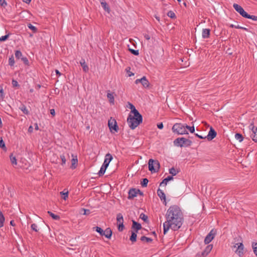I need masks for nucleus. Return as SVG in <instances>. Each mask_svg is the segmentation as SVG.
<instances>
[{
  "mask_svg": "<svg viewBox=\"0 0 257 257\" xmlns=\"http://www.w3.org/2000/svg\"><path fill=\"white\" fill-rule=\"evenodd\" d=\"M149 182V180L147 178L143 179L142 181L141 182V184L142 187H145L147 186L148 183Z\"/></svg>",
  "mask_w": 257,
  "mask_h": 257,
  "instance_id": "obj_35",
  "label": "nucleus"
},
{
  "mask_svg": "<svg viewBox=\"0 0 257 257\" xmlns=\"http://www.w3.org/2000/svg\"><path fill=\"white\" fill-rule=\"evenodd\" d=\"M22 61L24 62V63L27 65H29V61L27 57H23L21 58Z\"/></svg>",
  "mask_w": 257,
  "mask_h": 257,
  "instance_id": "obj_48",
  "label": "nucleus"
},
{
  "mask_svg": "<svg viewBox=\"0 0 257 257\" xmlns=\"http://www.w3.org/2000/svg\"><path fill=\"white\" fill-rule=\"evenodd\" d=\"M0 147L4 150H6L7 149L5 143L4 142L3 138L2 137H0Z\"/></svg>",
  "mask_w": 257,
  "mask_h": 257,
  "instance_id": "obj_40",
  "label": "nucleus"
},
{
  "mask_svg": "<svg viewBox=\"0 0 257 257\" xmlns=\"http://www.w3.org/2000/svg\"><path fill=\"white\" fill-rule=\"evenodd\" d=\"M31 228L36 232L38 231L37 229V225L35 223H33L31 225Z\"/></svg>",
  "mask_w": 257,
  "mask_h": 257,
  "instance_id": "obj_53",
  "label": "nucleus"
},
{
  "mask_svg": "<svg viewBox=\"0 0 257 257\" xmlns=\"http://www.w3.org/2000/svg\"><path fill=\"white\" fill-rule=\"evenodd\" d=\"M28 27L32 30L34 33H36L37 32V29L35 26H33L31 24L29 23L28 24Z\"/></svg>",
  "mask_w": 257,
  "mask_h": 257,
  "instance_id": "obj_42",
  "label": "nucleus"
},
{
  "mask_svg": "<svg viewBox=\"0 0 257 257\" xmlns=\"http://www.w3.org/2000/svg\"><path fill=\"white\" fill-rule=\"evenodd\" d=\"M20 109L26 114H28L29 113V111L24 105L21 106Z\"/></svg>",
  "mask_w": 257,
  "mask_h": 257,
  "instance_id": "obj_43",
  "label": "nucleus"
},
{
  "mask_svg": "<svg viewBox=\"0 0 257 257\" xmlns=\"http://www.w3.org/2000/svg\"><path fill=\"white\" fill-rule=\"evenodd\" d=\"M10 159L11 162V163L13 165H16L17 164V159L15 156H13V154H11L10 156Z\"/></svg>",
  "mask_w": 257,
  "mask_h": 257,
  "instance_id": "obj_27",
  "label": "nucleus"
},
{
  "mask_svg": "<svg viewBox=\"0 0 257 257\" xmlns=\"http://www.w3.org/2000/svg\"><path fill=\"white\" fill-rule=\"evenodd\" d=\"M0 97L2 98L4 97V91L2 88L0 89Z\"/></svg>",
  "mask_w": 257,
  "mask_h": 257,
  "instance_id": "obj_55",
  "label": "nucleus"
},
{
  "mask_svg": "<svg viewBox=\"0 0 257 257\" xmlns=\"http://www.w3.org/2000/svg\"><path fill=\"white\" fill-rule=\"evenodd\" d=\"M215 234L216 231H214L213 229L211 230L205 238V244H207L209 243L214 239Z\"/></svg>",
  "mask_w": 257,
  "mask_h": 257,
  "instance_id": "obj_10",
  "label": "nucleus"
},
{
  "mask_svg": "<svg viewBox=\"0 0 257 257\" xmlns=\"http://www.w3.org/2000/svg\"><path fill=\"white\" fill-rule=\"evenodd\" d=\"M78 163V160L77 158V157L76 156L75 158H73L71 160V166L70 168L72 169H74L76 168L77 165Z\"/></svg>",
  "mask_w": 257,
  "mask_h": 257,
  "instance_id": "obj_22",
  "label": "nucleus"
},
{
  "mask_svg": "<svg viewBox=\"0 0 257 257\" xmlns=\"http://www.w3.org/2000/svg\"><path fill=\"white\" fill-rule=\"evenodd\" d=\"M65 190H64L62 192H60V194L63 195V196H62V198L64 199V200H66V199L68 198V191H67L66 192H65Z\"/></svg>",
  "mask_w": 257,
  "mask_h": 257,
  "instance_id": "obj_39",
  "label": "nucleus"
},
{
  "mask_svg": "<svg viewBox=\"0 0 257 257\" xmlns=\"http://www.w3.org/2000/svg\"><path fill=\"white\" fill-rule=\"evenodd\" d=\"M167 16L172 19H175L176 18L175 13L172 11H170L167 13Z\"/></svg>",
  "mask_w": 257,
  "mask_h": 257,
  "instance_id": "obj_41",
  "label": "nucleus"
},
{
  "mask_svg": "<svg viewBox=\"0 0 257 257\" xmlns=\"http://www.w3.org/2000/svg\"><path fill=\"white\" fill-rule=\"evenodd\" d=\"M142 80H143V77L141 79H137L136 81H135V83L136 84H138L139 83H141V82L142 81Z\"/></svg>",
  "mask_w": 257,
  "mask_h": 257,
  "instance_id": "obj_60",
  "label": "nucleus"
},
{
  "mask_svg": "<svg viewBox=\"0 0 257 257\" xmlns=\"http://www.w3.org/2000/svg\"><path fill=\"white\" fill-rule=\"evenodd\" d=\"M22 53L20 50H16L15 51V56L17 59H21L22 57Z\"/></svg>",
  "mask_w": 257,
  "mask_h": 257,
  "instance_id": "obj_37",
  "label": "nucleus"
},
{
  "mask_svg": "<svg viewBox=\"0 0 257 257\" xmlns=\"http://www.w3.org/2000/svg\"><path fill=\"white\" fill-rule=\"evenodd\" d=\"M186 125L178 122V135L188 134Z\"/></svg>",
  "mask_w": 257,
  "mask_h": 257,
  "instance_id": "obj_14",
  "label": "nucleus"
},
{
  "mask_svg": "<svg viewBox=\"0 0 257 257\" xmlns=\"http://www.w3.org/2000/svg\"><path fill=\"white\" fill-rule=\"evenodd\" d=\"M105 232L104 236H105L106 238L110 239L112 236V231L111 229L108 227L104 231Z\"/></svg>",
  "mask_w": 257,
  "mask_h": 257,
  "instance_id": "obj_21",
  "label": "nucleus"
},
{
  "mask_svg": "<svg viewBox=\"0 0 257 257\" xmlns=\"http://www.w3.org/2000/svg\"><path fill=\"white\" fill-rule=\"evenodd\" d=\"M108 125L111 132H112V130H114L115 132H117L118 130V126L114 119H112V118H111L108 120Z\"/></svg>",
  "mask_w": 257,
  "mask_h": 257,
  "instance_id": "obj_8",
  "label": "nucleus"
},
{
  "mask_svg": "<svg viewBox=\"0 0 257 257\" xmlns=\"http://www.w3.org/2000/svg\"><path fill=\"white\" fill-rule=\"evenodd\" d=\"M80 64L83 68V70L85 72H87L88 71L89 68L87 65L86 64L85 60L84 59H82L80 61Z\"/></svg>",
  "mask_w": 257,
  "mask_h": 257,
  "instance_id": "obj_20",
  "label": "nucleus"
},
{
  "mask_svg": "<svg viewBox=\"0 0 257 257\" xmlns=\"http://www.w3.org/2000/svg\"><path fill=\"white\" fill-rule=\"evenodd\" d=\"M48 213L49 214V215L54 219L55 220H59L60 217L59 215H56L52 213L51 211H48Z\"/></svg>",
  "mask_w": 257,
  "mask_h": 257,
  "instance_id": "obj_30",
  "label": "nucleus"
},
{
  "mask_svg": "<svg viewBox=\"0 0 257 257\" xmlns=\"http://www.w3.org/2000/svg\"><path fill=\"white\" fill-rule=\"evenodd\" d=\"M235 138L236 140H238L239 142H241L243 140V136L239 133H236L235 135Z\"/></svg>",
  "mask_w": 257,
  "mask_h": 257,
  "instance_id": "obj_31",
  "label": "nucleus"
},
{
  "mask_svg": "<svg viewBox=\"0 0 257 257\" xmlns=\"http://www.w3.org/2000/svg\"><path fill=\"white\" fill-rule=\"evenodd\" d=\"M139 194L140 195L143 196V193L140 191V190L136 188H132L128 191V199H132L134 197L137 196V194Z\"/></svg>",
  "mask_w": 257,
  "mask_h": 257,
  "instance_id": "obj_7",
  "label": "nucleus"
},
{
  "mask_svg": "<svg viewBox=\"0 0 257 257\" xmlns=\"http://www.w3.org/2000/svg\"><path fill=\"white\" fill-rule=\"evenodd\" d=\"M184 219L183 214L181 209L178 207V229H179L182 226L184 222Z\"/></svg>",
  "mask_w": 257,
  "mask_h": 257,
  "instance_id": "obj_12",
  "label": "nucleus"
},
{
  "mask_svg": "<svg viewBox=\"0 0 257 257\" xmlns=\"http://www.w3.org/2000/svg\"><path fill=\"white\" fill-rule=\"evenodd\" d=\"M15 64V60L13 55H11V56L9 58V65L11 66H13Z\"/></svg>",
  "mask_w": 257,
  "mask_h": 257,
  "instance_id": "obj_36",
  "label": "nucleus"
},
{
  "mask_svg": "<svg viewBox=\"0 0 257 257\" xmlns=\"http://www.w3.org/2000/svg\"><path fill=\"white\" fill-rule=\"evenodd\" d=\"M112 159V156L109 153H108L105 155V158L104 163L98 173L99 176H102L105 173V170Z\"/></svg>",
  "mask_w": 257,
  "mask_h": 257,
  "instance_id": "obj_3",
  "label": "nucleus"
},
{
  "mask_svg": "<svg viewBox=\"0 0 257 257\" xmlns=\"http://www.w3.org/2000/svg\"><path fill=\"white\" fill-rule=\"evenodd\" d=\"M60 158H61V161H62L61 165L62 166H63L65 164L66 160L65 159V157L64 155H63L60 156Z\"/></svg>",
  "mask_w": 257,
  "mask_h": 257,
  "instance_id": "obj_51",
  "label": "nucleus"
},
{
  "mask_svg": "<svg viewBox=\"0 0 257 257\" xmlns=\"http://www.w3.org/2000/svg\"><path fill=\"white\" fill-rule=\"evenodd\" d=\"M233 7L235 10V11L237 12L242 17L245 18L247 13L240 6L236 4H234Z\"/></svg>",
  "mask_w": 257,
  "mask_h": 257,
  "instance_id": "obj_11",
  "label": "nucleus"
},
{
  "mask_svg": "<svg viewBox=\"0 0 257 257\" xmlns=\"http://www.w3.org/2000/svg\"><path fill=\"white\" fill-rule=\"evenodd\" d=\"M216 135L217 133L216 131L212 126H211L208 135L206 136V138H207L208 141H211L216 137Z\"/></svg>",
  "mask_w": 257,
  "mask_h": 257,
  "instance_id": "obj_15",
  "label": "nucleus"
},
{
  "mask_svg": "<svg viewBox=\"0 0 257 257\" xmlns=\"http://www.w3.org/2000/svg\"><path fill=\"white\" fill-rule=\"evenodd\" d=\"M137 234L136 232L132 231V235L130 236V239L133 242H135L137 240Z\"/></svg>",
  "mask_w": 257,
  "mask_h": 257,
  "instance_id": "obj_25",
  "label": "nucleus"
},
{
  "mask_svg": "<svg viewBox=\"0 0 257 257\" xmlns=\"http://www.w3.org/2000/svg\"><path fill=\"white\" fill-rule=\"evenodd\" d=\"M157 194L162 200H164L165 204L166 205V195L163 190H161L160 189H158L157 190Z\"/></svg>",
  "mask_w": 257,
  "mask_h": 257,
  "instance_id": "obj_16",
  "label": "nucleus"
},
{
  "mask_svg": "<svg viewBox=\"0 0 257 257\" xmlns=\"http://www.w3.org/2000/svg\"><path fill=\"white\" fill-rule=\"evenodd\" d=\"M107 97L109 99L110 102L113 103L114 102V97L112 93H107Z\"/></svg>",
  "mask_w": 257,
  "mask_h": 257,
  "instance_id": "obj_38",
  "label": "nucleus"
},
{
  "mask_svg": "<svg viewBox=\"0 0 257 257\" xmlns=\"http://www.w3.org/2000/svg\"><path fill=\"white\" fill-rule=\"evenodd\" d=\"M12 84L14 87L19 88L20 87V85L18 84L17 81L14 79L12 80Z\"/></svg>",
  "mask_w": 257,
  "mask_h": 257,
  "instance_id": "obj_44",
  "label": "nucleus"
},
{
  "mask_svg": "<svg viewBox=\"0 0 257 257\" xmlns=\"http://www.w3.org/2000/svg\"><path fill=\"white\" fill-rule=\"evenodd\" d=\"M140 218L143 220L145 222H148V216L145 215L144 213H142L140 214Z\"/></svg>",
  "mask_w": 257,
  "mask_h": 257,
  "instance_id": "obj_33",
  "label": "nucleus"
},
{
  "mask_svg": "<svg viewBox=\"0 0 257 257\" xmlns=\"http://www.w3.org/2000/svg\"><path fill=\"white\" fill-rule=\"evenodd\" d=\"M128 104L130 106V108L131 109L132 113H133L134 114H138V113H140L136 109L135 106L133 104H132L130 102H128Z\"/></svg>",
  "mask_w": 257,
  "mask_h": 257,
  "instance_id": "obj_26",
  "label": "nucleus"
},
{
  "mask_svg": "<svg viewBox=\"0 0 257 257\" xmlns=\"http://www.w3.org/2000/svg\"><path fill=\"white\" fill-rule=\"evenodd\" d=\"M157 126L159 129H162L163 128L164 125H163V123L161 122V123L158 124Z\"/></svg>",
  "mask_w": 257,
  "mask_h": 257,
  "instance_id": "obj_58",
  "label": "nucleus"
},
{
  "mask_svg": "<svg viewBox=\"0 0 257 257\" xmlns=\"http://www.w3.org/2000/svg\"><path fill=\"white\" fill-rule=\"evenodd\" d=\"M132 228L136 229V232H137L139 230L142 228L141 224L133 220Z\"/></svg>",
  "mask_w": 257,
  "mask_h": 257,
  "instance_id": "obj_18",
  "label": "nucleus"
},
{
  "mask_svg": "<svg viewBox=\"0 0 257 257\" xmlns=\"http://www.w3.org/2000/svg\"><path fill=\"white\" fill-rule=\"evenodd\" d=\"M213 247V245L212 244H209L208 245L204 250L201 252V254H199V253H197V256L198 257H206L208 253L210 252V251L212 250Z\"/></svg>",
  "mask_w": 257,
  "mask_h": 257,
  "instance_id": "obj_13",
  "label": "nucleus"
},
{
  "mask_svg": "<svg viewBox=\"0 0 257 257\" xmlns=\"http://www.w3.org/2000/svg\"><path fill=\"white\" fill-rule=\"evenodd\" d=\"M169 173L172 174V176H175L177 174V171L174 167L169 169Z\"/></svg>",
  "mask_w": 257,
  "mask_h": 257,
  "instance_id": "obj_45",
  "label": "nucleus"
},
{
  "mask_svg": "<svg viewBox=\"0 0 257 257\" xmlns=\"http://www.w3.org/2000/svg\"><path fill=\"white\" fill-rule=\"evenodd\" d=\"M232 248H236L234 250L235 252L240 257L242 256L244 254V245L242 242L235 243L232 246Z\"/></svg>",
  "mask_w": 257,
  "mask_h": 257,
  "instance_id": "obj_6",
  "label": "nucleus"
},
{
  "mask_svg": "<svg viewBox=\"0 0 257 257\" xmlns=\"http://www.w3.org/2000/svg\"><path fill=\"white\" fill-rule=\"evenodd\" d=\"M140 239L142 241H146L147 242H151L153 241V239L151 238L145 236H142Z\"/></svg>",
  "mask_w": 257,
  "mask_h": 257,
  "instance_id": "obj_29",
  "label": "nucleus"
},
{
  "mask_svg": "<svg viewBox=\"0 0 257 257\" xmlns=\"http://www.w3.org/2000/svg\"><path fill=\"white\" fill-rule=\"evenodd\" d=\"M116 220L117 224L123 223V218L122 215L121 213L117 214Z\"/></svg>",
  "mask_w": 257,
  "mask_h": 257,
  "instance_id": "obj_23",
  "label": "nucleus"
},
{
  "mask_svg": "<svg viewBox=\"0 0 257 257\" xmlns=\"http://www.w3.org/2000/svg\"><path fill=\"white\" fill-rule=\"evenodd\" d=\"M95 229V231L97 232H98L101 236H103V234H104L105 232L101 227L98 226H96L93 228Z\"/></svg>",
  "mask_w": 257,
  "mask_h": 257,
  "instance_id": "obj_28",
  "label": "nucleus"
},
{
  "mask_svg": "<svg viewBox=\"0 0 257 257\" xmlns=\"http://www.w3.org/2000/svg\"><path fill=\"white\" fill-rule=\"evenodd\" d=\"M173 176H172V175L169 176H168L166 178L168 180V181H170L172 180L173 179Z\"/></svg>",
  "mask_w": 257,
  "mask_h": 257,
  "instance_id": "obj_59",
  "label": "nucleus"
},
{
  "mask_svg": "<svg viewBox=\"0 0 257 257\" xmlns=\"http://www.w3.org/2000/svg\"><path fill=\"white\" fill-rule=\"evenodd\" d=\"M124 228L123 223L118 224V229L119 231H122Z\"/></svg>",
  "mask_w": 257,
  "mask_h": 257,
  "instance_id": "obj_52",
  "label": "nucleus"
},
{
  "mask_svg": "<svg viewBox=\"0 0 257 257\" xmlns=\"http://www.w3.org/2000/svg\"><path fill=\"white\" fill-rule=\"evenodd\" d=\"M50 113H51V114H52L53 116H54V115H55V111L54 109H50Z\"/></svg>",
  "mask_w": 257,
  "mask_h": 257,
  "instance_id": "obj_62",
  "label": "nucleus"
},
{
  "mask_svg": "<svg viewBox=\"0 0 257 257\" xmlns=\"http://www.w3.org/2000/svg\"><path fill=\"white\" fill-rule=\"evenodd\" d=\"M33 131V127L32 125L30 126L28 128V132L30 133H32Z\"/></svg>",
  "mask_w": 257,
  "mask_h": 257,
  "instance_id": "obj_61",
  "label": "nucleus"
},
{
  "mask_svg": "<svg viewBox=\"0 0 257 257\" xmlns=\"http://www.w3.org/2000/svg\"><path fill=\"white\" fill-rule=\"evenodd\" d=\"M149 170L152 172H158L160 167V164L157 160L150 159L148 163Z\"/></svg>",
  "mask_w": 257,
  "mask_h": 257,
  "instance_id": "obj_5",
  "label": "nucleus"
},
{
  "mask_svg": "<svg viewBox=\"0 0 257 257\" xmlns=\"http://www.w3.org/2000/svg\"><path fill=\"white\" fill-rule=\"evenodd\" d=\"M192 144V142L187 138L178 137V146L186 148L190 146Z\"/></svg>",
  "mask_w": 257,
  "mask_h": 257,
  "instance_id": "obj_4",
  "label": "nucleus"
},
{
  "mask_svg": "<svg viewBox=\"0 0 257 257\" xmlns=\"http://www.w3.org/2000/svg\"><path fill=\"white\" fill-rule=\"evenodd\" d=\"M176 124H174V125L172 127V131H173V132L175 133L176 132H177V128H176Z\"/></svg>",
  "mask_w": 257,
  "mask_h": 257,
  "instance_id": "obj_63",
  "label": "nucleus"
},
{
  "mask_svg": "<svg viewBox=\"0 0 257 257\" xmlns=\"http://www.w3.org/2000/svg\"><path fill=\"white\" fill-rule=\"evenodd\" d=\"M195 136L197 137H198V138L201 139H205L206 138V136L205 137H203V136H202L201 135H198V134H195Z\"/></svg>",
  "mask_w": 257,
  "mask_h": 257,
  "instance_id": "obj_57",
  "label": "nucleus"
},
{
  "mask_svg": "<svg viewBox=\"0 0 257 257\" xmlns=\"http://www.w3.org/2000/svg\"><path fill=\"white\" fill-rule=\"evenodd\" d=\"M129 51L134 55L137 56L139 54V50L129 49Z\"/></svg>",
  "mask_w": 257,
  "mask_h": 257,
  "instance_id": "obj_47",
  "label": "nucleus"
},
{
  "mask_svg": "<svg viewBox=\"0 0 257 257\" xmlns=\"http://www.w3.org/2000/svg\"><path fill=\"white\" fill-rule=\"evenodd\" d=\"M82 210L84 211L83 214H88L90 213V210L89 209H82Z\"/></svg>",
  "mask_w": 257,
  "mask_h": 257,
  "instance_id": "obj_56",
  "label": "nucleus"
},
{
  "mask_svg": "<svg viewBox=\"0 0 257 257\" xmlns=\"http://www.w3.org/2000/svg\"><path fill=\"white\" fill-rule=\"evenodd\" d=\"M244 18L251 19L253 21H257V16L254 15H250L247 13Z\"/></svg>",
  "mask_w": 257,
  "mask_h": 257,
  "instance_id": "obj_34",
  "label": "nucleus"
},
{
  "mask_svg": "<svg viewBox=\"0 0 257 257\" xmlns=\"http://www.w3.org/2000/svg\"><path fill=\"white\" fill-rule=\"evenodd\" d=\"M126 71H127V72L128 73V75L129 76H133L134 75V74L131 72H130V71L127 70V68L126 69Z\"/></svg>",
  "mask_w": 257,
  "mask_h": 257,
  "instance_id": "obj_64",
  "label": "nucleus"
},
{
  "mask_svg": "<svg viewBox=\"0 0 257 257\" xmlns=\"http://www.w3.org/2000/svg\"><path fill=\"white\" fill-rule=\"evenodd\" d=\"M210 35V30L209 29H204L202 31V37L204 39L209 38Z\"/></svg>",
  "mask_w": 257,
  "mask_h": 257,
  "instance_id": "obj_17",
  "label": "nucleus"
},
{
  "mask_svg": "<svg viewBox=\"0 0 257 257\" xmlns=\"http://www.w3.org/2000/svg\"><path fill=\"white\" fill-rule=\"evenodd\" d=\"M166 221L164 223V233L165 234L170 228L177 230V206L172 205L169 207L166 214Z\"/></svg>",
  "mask_w": 257,
  "mask_h": 257,
  "instance_id": "obj_1",
  "label": "nucleus"
},
{
  "mask_svg": "<svg viewBox=\"0 0 257 257\" xmlns=\"http://www.w3.org/2000/svg\"><path fill=\"white\" fill-rule=\"evenodd\" d=\"M100 4L104 11L107 12L108 13H109L110 12V9L108 4L103 1H101L100 2Z\"/></svg>",
  "mask_w": 257,
  "mask_h": 257,
  "instance_id": "obj_19",
  "label": "nucleus"
},
{
  "mask_svg": "<svg viewBox=\"0 0 257 257\" xmlns=\"http://www.w3.org/2000/svg\"><path fill=\"white\" fill-rule=\"evenodd\" d=\"M127 121L130 127L134 130L143 121V117L140 113L135 114L134 115L130 114L127 117Z\"/></svg>",
  "mask_w": 257,
  "mask_h": 257,
  "instance_id": "obj_2",
  "label": "nucleus"
},
{
  "mask_svg": "<svg viewBox=\"0 0 257 257\" xmlns=\"http://www.w3.org/2000/svg\"><path fill=\"white\" fill-rule=\"evenodd\" d=\"M0 5L5 8L7 4L5 0H0Z\"/></svg>",
  "mask_w": 257,
  "mask_h": 257,
  "instance_id": "obj_54",
  "label": "nucleus"
},
{
  "mask_svg": "<svg viewBox=\"0 0 257 257\" xmlns=\"http://www.w3.org/2000/svg\"><path fill=\"white\" fill-rule=\"evenodd\" d=\"M141 83L142 85L145 88L148 87L149 86V82L145 76L143 77V80L141 82Z\"/></svg>",
  "mask_w": 257,
  "mask_h": 257,
  "instance_id": "obj_24",
  "label": "nucleus"
},
{
  "mask_svg": "<svg viewBox=\"0 0 257 257\" xmlns=\"http://www.w3.org/2000/svg\"><path fill=\"white\" fill-rule=\"evenodd\" d=\"M249 128L251 130L252 134L251 137L254 142H257V127L254 126V122L252 121L249 125Z\"/></svg>",
  "mask_w": 257,
  "mask_h": 257,
  "instance_id": "obj_9",
  "label": "nucleus"
},
{
  "mask_svg": "<svg viewBox=\"0 0 257 257\" xmlns=\"http://www.w3.org/2000/svg\"><path fill=\"white\" fill-rule=\"evenodd\" d=\"M186 127L187 128L191 133H193L195 132V127L194 126H190L186 124Z\"/></svg>",
  "mask_w": 257,
  "mask_h": 257,
  "instance_id": "obj_46",
  "label": "nucleus"
},
{
  "mask_svg": "<svg viewBox=\"0 0 257 257\" xmlns=\"http://www.w3.org/2000/svg\"><path fill=\"white\" fill-rule=\"evenodd\" d=\"M169 181H168V180L166 179V178H165L162 181V182L160 183V186H165L167 184V183Z\"/></svg>",
  "mask_w": 257,
  "mask_h": 257,
  "instance_id": "obj_49",
  "label": "nucleus"
},
{
  "mask_svg": "<svg viewBox=\"0 0 257 257\" xmlns=\"http://www.w3.org/2000/svg\"><path fill=\"white\" fill-rule=\"evenodd\" d=\"M9 37V34L0 37V41H1V42L5 41L6 40H7L8 39Z\"/></svg>",
  "mask_w": 257,
  "mask_h": 257,
  "instance_id": "obj_50",
  "label": "nucleus"
},
{
  "mask_svg": "<svg viewBox=\"0 0 257 257\" xmlns=\"http://www.w3.org/2000/svg\"><path fill=\"white\" fill-rule=\"evenodd\" d=\"M5 221V217L3 213L0 211V228L3 227L4 225V222Z\"/></svg>",
  "mask_w": 257,
  "mask_h": 257,
  "instance_id": "obj_32",
  "label": "nucleus"
}]
</instances>
